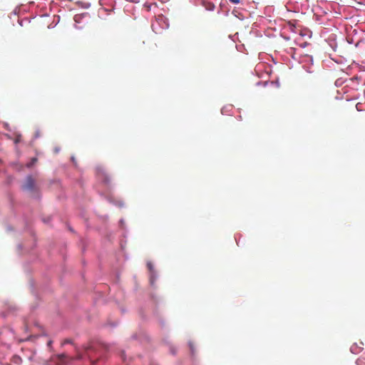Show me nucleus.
<instances>
[{"mask_svg":"<svg viewBox=\"0 0 365 365\" xmlns=\"http://www.w3.org/2000/svg\"><path fill=\"white\" fill-rule=\"evenodd\" d=\"M98 175L101 176V178H103L104 182L106 183H108L110 182L108 177L102 169H99Z\"/></svg>","mask_w":365,"mask_h":365,"instance_id":"nucleus-2","label":"nucleus"},{"mask_svg":"<svg viewBox=\"0 0 365 365\" xmlns=\"http://www.w3.org/2000/svg\"><path fill=\"white\" fill-rule=\"evenodd\" d=\"M37 161L36 158H33L29 163L27 164V167H32Z\"/></svg>","mask_w":365,"mask_h":365,"instance_id":"nucleus-3","label":"nucleus"},{"mask_svg":"<svg viewBox=\"0 0 365 365\" xmlns=\"http://www.w3.org/2000/svg\"><path fill=\"white\" fill-rule=\"evenodd\" d=\"M147 266L150 271L153 269V264L150 262H148Z\"/></svg>","mask_w":365,"mask_h":365,"instance_id":"nucleus-5","label":"nucleus"},{"mask_svg":"<svg viewBox=\"0 0 365 365\" xmlns=\"http://www.w3.org/2000/svg\"><path fill=\"white\" fill-rule=\"evenodd\" d=\"M23 189L25 190H34L35 189V181L31 176H28L26 182L23 185Z\"/></svg>","mask_w":365,"mask_h":365,"instance_id":"nucleus-1","label":"nucleus"},{"mask_svg":"<svg viewBox=\"0 0 365 365\" xmlns=\"http://www.w3.org/2000/svg\"><path fill=\"white\" fill-rule=\"evenodd\" d=\"M58 357H59V359H60L61 360H63L64 358H66V356L65 354H61V355H59V356H58Z\"/></svg>","mask_w":365,"mask_h":365,"instance_id":"nucleus-6","label":"nucleus"},{"mask_svg":"<svg viewBox=\"0 0 365 365\" xmlns=\"http://www.w3.org/2000/svg\"><path fill=\"white\" fill-rule=\"evenodd\" d=\"M229 1L235 4H237L240 3V0H229Z\"/></svg>","mask_w":365,"mask_h":365,"instance_id":"nucleus-4","label":"nucleus"}]
</instances>
